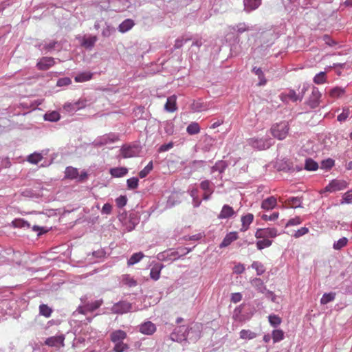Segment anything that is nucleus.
Returning a JSON list of instances; mask_svg holds the SVG:
<instances>
[{
    "instance_id": "nucleus-57",
    "label": "nucleus",
    "mask_w": 352,
    "mask_h": 352,
    "mask_svg": "<svg viewBox=\"0 0 352 352\" xmlns=\"http://www.w3.org/2000/svg\"><path fill=\"white\" fill-rule=\"evenodd\" d=\"M352 203V189L343 194L340 204H349Z\"/></svg>"
},
{
    "instance_id": "nucleus-8",
    "label": "nucleus",
    "mask_w": 352,
    "mask_h": 352,
    "mask_svg": "<svg viewBox=\"0 0 352 352\" xmlns=\"http://www.w3.org/2000/svg\"><path fill=\"white\" fill-rule=\"evenodd\" d=\"M201 334V327L199 324H194L190 327H188L187 340L192 342H197Z\"/></svg>"
},
{
    "instance_id": "nucleus-49",
    "label": "nucleus",
    "mask_w": 352,
    "mask_h": 352,
    "mask_svg": "<svg viewBox=\"0 0 352 352\" xmlns=\"http://www.w3.org/2000/svg\"><path fill=\"white\" fill-rule=\"evenodd\" d=\"M348 241L349 240L346 237H342L341 239L333 243V248L336 250H340L347 245Z\"/></svg>"
},
{
    "instance_id": "nucleus-42",
    "label": "nucleus",
    "mask_w": 352,
    "mask_h": 352,
    "mask_svg": "<svg viewBox=\"0 0 352 352\" xmlns=\"http://www.w3.org/2000/svg\"><path fill=\"white\" fill-rule=\"evenodd\" d=\"M60 118V114L56 111L47 112L44 115V120L46 121L57 122Z\"/></svg>"
},
{
    "instance_id": "nucleus-10",
    "label": "nucleus",
    "mask_w": 352,
    "mask_h": 352,
    "mask_svg": "<svg viewBox=\"0 0 352 352\" xmlns=\"http://www.w3.org/2000/svg\"><path fill=\"white\" fill-rule=\"evenodd\" d=\"M120 151L123 158H129L137 156L140 149L136 145H124L121 147Z\"/></svg>"
},
{
    "instance_id": "nucleus-27",
    "label": "nucleus",
    "mask_w": 352,
    "mask_h": 352,
    "mask_svg": "<svg viewBox=\"0 0 352 352\" xmlns=\"http://www.w3.org/2000/svg\"><path fill=\"white\" fill-rule=\"evenodd\" d=\"M254 220V215L252 213H248L245 215L241 217V231L245 232L248 230L250 225L252 223Z\"/></svg>"
},
{
    "instance_id": "nucleus-6",
    "label": "nucleus",
    "mask_w": 352,
    "mask_h": 352,
    "mask_svg": "<svg viewBox=\"0 0 352 352\" xmlns=\"http://www.w3.org/2000/svg\"><path fill=\"white\" fill-rule=\"evenodd\" d=\"M187 331L188 327L185 325H181L176 327L174 331L170 333V339L173 341L182 342V341L187 340Z\"/></svg>"
},
{
    "instance_id": "nucleus-18",
    "label": "nucleus",
    "mask_w": 352,
    "mask_h": 352,
    "mask_svg": "<svg viewBox=\"0 0 352 352\" xmlns=\"http://www.w3.org/2000/svg\"><path fill=\"white\" fill-rule=\"evenodd\" d=\"M300 6V0H287L285 4V9L288 13H292L293 15L297 13Z\"/></svg>"
},
{
    "instance_id": "nucleus-64",
    "label": "nucleus",
    "mask_w": 352,
    "mask_h": 352,
    "mask_svg": "<svg viewBox=\"0 0 352 352\" xmlns=\"http://www.w3.org/2000/svg\"><path fill=\"white\" fill-rule=\"evenodd\" d=\"M333 166H334V160L331 158L324 160L321 162V168L322 169L329 170Z\"/></svg>"
},
{
    "instance_id": "nucleus-35",
    "label": "nucleus",
    "mask_w": 352,
    "mask_h": 352,
    "mask_svg": "<svg viewBox=\"0 0 352 352\" xmlns=\"http://www.w3.org/2000/svg\"><path fill=\"white\" fill-rule=\"evenodd\" d=\"M162 268L163 265L161 264L154 265L151 270L150 277L154 280H157L160 277V272Z\"/></svg>"
},
{
    "instance_id": "nucleus-17",
    "label": "nucleus",
    "mask_w": 352,
    "mask_h": 352,
    "mask_svg": "<svg viewBox=\"0 0 352 352\" xmlns=\"http://www.w3.org/2000/svg\"><path fill=\"white\" fill-rule=\"evenodd\" d=\"M103 300L102 299H99L94 300L91 302H89V322L91 321V318L98 316L104 314V311L101 312L100 310L98 311V312L94 314V312L99 309L100 306L102 305Z\"/></svg>"
},
{
    "instance_id": "nucleus-29",
    "label": "nucleus",
    "mask_w": 352,
    "mask_h": 352,
    "mask_svg": "<svg viewBox=\"0 0 352 352\" xmlns=\"http://www.w3.org/2000/svg\"><path fill=\"white\" fill-rule=\"evenodd\" d=\"M135 25L134 21L131 19L124 20L118 26L119 32L125 33L130 30Z\"/></svg>"
},
{
    "instance_id": "nucleus-24",
    "label": "nucleus",
    "mask_w": 352,
    "mask_h": 352,
    "mask_svg": "<svg viewBox=\"0 0 352 352\" xmlns=\"http://www.w3.org/2000/svg\"><path fill=\"white\" fill-rule=\"evenodd\" d=\"M164 109L168 112H174L177 109V97L173 95L168 97L164 104Z\"/></svg>"
},
{
    "instance_id": "nucleus-5",
    "label": "nucleus",
    "mask_w": 352,
    "mask_h": 352,
    "mask_svg": "<svg viewBox=\"0 0 352 352\" xmlns=\"http://www.w3.org/2000/svg\"><path fill=\"white\" fill-rule=\"evenodd\" d=\"M119 135L115 133H109L102 136L98 137L94 142L93 144L96 146H100L108 144L113 143L118 140Z\"/></svg>"
},
{
    "instance_id": "nucleus-38",
    "label": "nucleus",
    "mask_w": 352,
    "mask_h": 352,
    "mask_svg": "<svg viewBox=\"0 0 352 352\" xmlns=\"http://www.w3.org/2000/svg\"><path fill=\"white\" fill-rule=\"evenodd\" d=\"M144 256V254L141 252L134 253L128 259L127 264L129 266L133 265L138 263Z\"/></svg>"
},
{
    "instance_id": "nucleus-51",
    "label": "nucleus",
    "mask_w": 352,
    "mask_h": 352,
    "mask_svg": "<svg viewBox=\"0 0 352 352\" xmlns=\"http://www.w3.org/2000/svg\"><path fill=\"white\" fill-rule=\"evenodd\" d=\"M251 267L256 271V274L258 276L262 275L265 272V267L259 261H254L252 263Z\"/></svg>"
},
{
    "instance_id": "nucleus-21",
    "label": "nucleus",
    "mask_w": 352,
    "mask_h": 352,
    "mask_svg": "<svg viewBox=\"0 0 352 352\" xmlns=\"http://www.w3.org/2000/svg\"><path fill=\"white\" fill-rule=\"evenodd\" d=\"M238 239V234L236 232H231L226 235L223 241L219 245L220 248H223L230 245L233 241Z\"/></svg>"
},
{
    "instance_id": "nucleus-19",
    "label": "nucleus",
    "mask_w": 352,
    "mask_h": 352,
    "mask_svg": "<svg viewBox=\"0 0 352 352\" xmlns=\"http://www.w3.org/2000/svg\"><path fill=\"white\" fill-rule=\"evenodd\" d=\"M235 214V212L232 207L228 204L223 206L220 213L218 214L217 218L219 219H226L232 217Z\"/></svg>"
},
{
    "instance_id": "nucleus-13",
    "label": "nucleus",
    "mask_w": 352,
    "mask_h": 352,
    "mask_svg": "<svg viewBox=\"0 0 352 352\" xmlns=\"http://www.w3.org/2000/svg\"><path fill=\"white\" fill-rule=\"evenodd\" d=\"M140 217L139 214L136 212H132L129 214L127 221L124 225L126 230L128 232L133 230L135 226L140 222Z\"/></svg>"
},
{
    "instance_id": "nucleus-14",
    "label": "nucleus",
    "mask_w": 352,
    "mask_h": 352,
    "mask_svg": "<svg viewBox=\"0 0 352 352\" xmlns=\"http://www.w3.org/2000/svg\"><path fill=\"white\" fill-rule=\"evenodd\" d=\"M229 30L232 33H237L241 34L245 32H249L254 30V28L245 23H239L234 25L229 26Z\"/></svg>"
},
{
    "instance_id": "nucleus-22",
    "label": "nucleus",
    "mask_w": 352,
    "mask_h": 352,
    "mask_svg": "<svg viewBox=\"0 0 352 352\" xmlns=\"http://www.w3.org/2000/svg\"><path fill=\"white\" fill-rule=\"evenodd\" d=\"M261 4V0H243L244 10L250 12L257 9Z\"/></svg>"
},
{
    "instance_id": "nucleus-53",
    "label": "nucleus",
    "mask_w": 352,
    "mask_h": 352,
    "mask_svg": "<svg viewBox=\"0 0 352 352\" xmlns=\"http://www.w3.org/2000/svg\"><path fill=\"white\" fill-rule=\"evenodd\" d=\"M52 313V309L47 305L42 304L39 306V314L46 318H49Z\"/></svg>"
},
{
    "instance_id": "nucleus-59",
    "label": "nucleus",
    "mask_w": 352,
    "mask_h": 352,
    "mask_svg": "<svg viewBox=\"0 0 352 352\" xmlns=\"http://www.w3.org/2000/svg\"><path fill=\"white\" fill-rule=\"evenodd\" d=\"M272 244V241L263 239V240L258 241L256 242V247L258 250H261L265 248H268L271 246Z\"/></svg>"
},
{
    "instance_id": "nucleus-41",
    "label": "nucleus",
    "mask_w": 352,
    "mask_h": 352,
    "mask_svg": "<svg viewBox=\"0 0 352 352\" xmlns=\"http://www.w3.org/2000/svg\"><path fill=\"white\" fill-rule=\"evenodd\" d=\"M200 188L204 191V192H208L210 193H213L214 192V184L212 182H210L208 179H206L204 181H202L200 183Z\"/></svg>"
},
{
    "instance_id": "nucleus-52",
    "label": "nucleus",
    "mask_w": 352,
    "mask_h": 352,
    "mask_svg": "<svg viewBox=\"0 0 352 352\" xmlns=\"http://www.w3.org/2000/svg\"><path fill=\"white\" fill-rule=\"evenodd\" d=\"M139 184V179L136 177H133L126 180V186L129 190H135L138 188Z\"/></svg>"
},
{
    "instance_id": "nucleus-54",
    "label": "nucleus",
    "mask_w": 352,
    "mask_h": 352,
    "mask_svg": "<svg viewBox=\"0 0 352 352\" xmlns=\"http://www.w3.org/2000/svg\"><path fill=\"white\" fill-rule=\"evenodd\" d=\"M268 320L271 326L274 327H277L279 326L282 322L281 318L275 314H271L268 316Z\"/></svg>"
},
{
    "instance_id": "nucleus-63",
    "label": "nucleus",
    "mask_w": 352,
    "mask_h": 352,
    "mask_svg": "<svg viewBox=\"0 0 352 352\" xmlns=\"http://www.w3.org/2000/svg\"><path fill=\"white\" fill-rule=\"evenodd\" d=\"M344 93L343 88L336 87L330 90L329 94L333 98H338Z\"/></svg>"
},
{
    "instance_id": "nucleus-60",
    "label": "nucleus",
    "mask_w": 352,
    "mask_h": 352,
    "mask_svg": "<svg viewBox=\"0 0 352 352\" xmlns=\"http://www.w3.org/2000/svg\"><path fill=\"white\" fill-rule=\"evenodd\" d=\"M350 115V109L349 107H344L342 111L337 117L338 121L342 122H344Z\"/></svg>"
},
{
    "instance_id": "nucleus-25",
    "label": "nucleus",
    "mask_w": 352,
    "mask_h": 352,
    "mask_svg": "<svg viewBox=\"0 0 352 352\" xmlns=\"http://www.w3.org/2000/svg\"><path fill=\"white\" fill-rule=\"evenodd\" d=\"M126 336L124 331L118 329L111 333L110 339L113 343L122 342L126 338Z\"/></svg>"
},
{
    "instance_id": "nucleus-12",
    "label": "nucleus",
    "mask_w": 352,
    "mask_h": 352,
    "mask_svg": "<svg viewBox=\"0 0 352 352\" xmlns=\"http://www.w3.org/2000/svg\"><path fill=\"white\" fill-rule=\"evenodd\" d=\"M87 106V100L85 98L79 99L74 102H67L64 104L63 108L68 112L77 111Z\"/></svg>"
},
{
    "instance_id": "nucleus-44",
    "label": "nucleus",
    "mask_w": 352,
    "mask_h": 352,
    "mask_svg": "<svg viewBox=\"0 0 352 352\" xmlns=\"http://www.w3.org/2000/svg\"><path fill=\"white\" fill-rule=\"evenodd\" d=\"M335 292L324 293L320 298V304L326 305L331 301H333L336 298Z\"/></svg>"
},
{
    "instance_id": "nucleus-36",
    "label": "nucleus",
    "mask_w": 352,
    "mask_h": 352,
    "mask_svg": "<svg viewBox=\"0 0 352 352\" xmlns=\"http://www.w3.org/2000/svg\"><path fill=\"white\" fill-rule=\"evenodd\" d=\"M287 202L288 204L291 206L292 208H302V197H290L287 199Z\"/></svg>"
},
{
    "instance_id": "nucleus-1",
    "label": "nucleus",
    "mask_w": 352,
    "mask_h": 352,
    "mask_svg": "<svg viewBox=\"0 0 352 352\" xmlns=\"http://www.w3.org/2000/svg\"><path fill=\"white\" fill-rule=\"evenodd\" d=\"M289 129L288 122L283 121L274 124L271 128V132L274 138L282 140L287 137Z\"/></svg>"
},
{
    "instance_id": "nucleus-62",
    "label": "nucleus",
    "mask_w": 352,
    "mask_h": 352,
    "mask_svg": "<svg viewBox=\"0 0 352 352\" xmlns=\"http://www.w3.org/2000/svg\"><path fill=\"white\" fill-rule=\"evenodd\" d=\"M325 80L326 74L324 72H320V73L317 74L314 78V82L318 85L324 83Z\"/></svg>"
},
{
    "instance_id": "nucleus-11",
    "label": "nucleus",
    "mask_w": 352,
    "mask_h": 352,
    "mask_svg": "<svg viewBox=\"0 0 352 352\" xmlns=\"http://www.w3.org/2000/svg\"><path fill=\"white\" fill-rule=\"evenodd\" d=\"M157 258L161 261L173 262L179 259L178 253L173 249H168L164 252H160Z\"/></svg>"
},
{
    "instance_id": "nucleus-32",
    "label": "nucleus",
    "mask_w": 352,
    "mask_h": 352,
    "mask_svg": "<svg viewBox=\"0 0 352 352\" xmlns=\"http://www.w3.org/2000/svg\"><path fill=\"white\" fill-rule=\"evenodd\" d=\"M191 109L194 111L200 112L208 109V107L201 99H199L193 101L191 104Z\"/></svg>"
},
{
    "instance_id": "nucleus-31",
    "label": "nucleus",
    "mask_w": 352,
    "mask_h": 352,
    "mask_svg": "<svg viewBox=\"0 0 352 352\" xmlns=\"http://www.w3.org/2000/svg\"><path fill=\"white\" fill-rule=\"evenodd\" d=\"M276 205V199L274 196L264 199L261 203V208L264 210L273 209Z\"/></svg>"
},
{
    "instance_id": "nucleus-39",
    "label": "nucleus",
    "mask_w": 352,
    "mask_h": 352,
    "mask_svg": "<svg viewBox=\"0 0 352 352\" xmlns=\"http://www.w3.org/2000/svg\"><path fill=\"white\" fill-rule=\"evenodd\" d=\"M239 336L243 340H252L256 337V333L249 329H242L239 332Z\"/></svg>"
},
{
    "instance_id": "nucleus-16",
    "label": "nucleus",
    "mask_w": 352,
    "mask_h": 352,
    "mask_svg": "<svg viewBox=\"0 0 352 352\" xmlns=\"http://www.w3.org/2000/svg\"><path fill=\"white\" fill-rule=\"evenodd\" d=\"M320 97L321 94L318 89L314 87L312 88L311 94L309 98L307 104L312 109L317 107L319 105Z\"/></svg>"
},
{
    "instance_id": "nucleus-7",
    "label": "nucleus",
    "mask_w": 352,
    "mask_h": 352,
    "mask_svg": "<svg viewBox=\"0 0 352 352\" xmlns=\"http://www.w3.org/2000/svg\"><path fill=\"white\" fill-rule=\"evenodd\" d=\"M132 309L131 303L126 301L121 300L115 303L111 307V311L113 314H124L131 311Z\"/></svg>"
},
{
    "instance_id": "nucleus-15",
    "label": "nucleus",
    "mask_w": 352,
    "mask_h": 352,
    "mask_svg": "<svg viewBox=\"0 0 352 352\" xmlns=\"http://www.w3.org/2000/svg\"><path fill=\"white\" fill-rule=\"evenodd\" d=\"M55 64L54 58L52 57H43L40 58L37 63L36 67L38 70H47Z\"/></svg>"
},
{
    "instance_id": "nucleus-43",
    "label": "nucleus",
    "mask_w": 352,
    "mask_h": 352,
    "mask_svg": "<svg viewBox=\"0 0 352 352\" xmlns=\"http://www.w3.org/2000/svg\"><path fill=\"white\" fill-rule=\"evenodd\" d=\"M305 168L307 170L314 171L318 168V164L311 158H307L305 160Z\"/></svg>"
},
{
    "instance_id": "nucleus-9",
    "label": "nucleus",
    "mask_w": 352,
    "mask_h": 352,
    "mask_svg": "<svg viewBox=\"0 0 352 352\" xmlns=\"http://www.w3.org/2000/svg\"><path fill=\"white\" fill-rule=\"evenodd\" d=\"M278 234L275 228H258L256 231L255 237L256 239L274 238Z\"/></svg>"
},
{
    "instance_id": "nucleus-4",
    "label": "nucleus",
    "mask_w": 352,
    "mask_h": 352,
    "mask_svg": "<svg viewBox=\"0 0 352 352\" xmlns=\"http://www.w3.org/2000/svg\"><path fill=\"white\" fill-rule=\"evenodd\" d=\"M87 176L88 173L87 170H84L79 174L78 168L72 166L67 167L65 170V179H76L78 182H82L85 180Z\"/></svg>"
},
{
    "instance_id": "nucleus-47",
    "label": "nucleus",
    "mask_w": 352,
    "mask_h": 352,
    "mask_svg": "<svg viewBox=\"0 0 352 352\" xmlns=\"http://www.w3.org/2000/svg\"><path fill=\"white\" fill-rule=\"evenodd\" d=\"M12 226L14 228H30V224L28 221L22 219H16L12 222Z\"/></svg>"
},
{
    "instance_id": "nucleus-30",
    "label": "nucleus",
    "mask_w": 352,
    "mask_h": 352,
    "mask_svg": "<svg viewBox=\"0 0 352 352\" xmlns=\"http://www.w3.org/2000/svg\"><path fill=\"white\" fill-rule=\"evenodd\" d=\"M252 285L260 293L265 294L267 290L264 282L259 278H255L251 280Z\"/></svg>"
},
{
    "instance_id": "nucleus-23",
    "label": "nucleus",
    "mask_w": 352,
    "mask_h": 352,
    "mask_svg": "<svg viewBox=\"0 0 352 352\" xmlns=\"http://www.w3.org/2000/svg\"><path fill=\"white\" fill-rule=\"evenodd\" d=\"M65 338L64 336L60 335L58 336H52L50 338H47L45 340V344L50 346H63V342H64Z\"/></svg>"
},
{
    "instance_id": "nucleus-48",
    "label": "nucleus",
    "mask_w": 352,
    "mask_h": 352,
    "mask_svg": "<svg viewBox=\"0 0 352 352\" xmlns=\"http://www.w3.org/2000/svg\"><path fill=\"white\" fill-rule=\"evenodd\" d=\"M102 28V35L104 37H109L116 32L115 28L107 23H104Z\"/></svg>"
},
{
    "instance_id": "nucleus-34",
    "label": "nucleus",
    "mask_w": 352,
    "mask_h": 352,
    "mask_svg": "<svg viewBox=\"0 0 352 352\" xmlns=\"http://www.w3.org/2000/svg\"><path fill=\"white\" fill-rule=\"evenodd\" d=\"M306 90H307V88L304 87L302 89L301 94H296V93L294 90H289L288 92L287 96L293 102H296L298 100L301 101Z\"/></svg>"
},
{
    "instance_id": "nucleus-40",
    "label": "nucleus",
    "mask_w": 352,
    "mask_h": 352,
    "mask_svg": "<svg viewBox=\"0 0 352 352\" xmlns=\"http://www.w3.org/2000/svg\"><path fill=\"white\" fill-rule=\"evenodd\" d=\"M58 43L55 41H52L50 43H41L38 45V49L41 51L50 52L55 49L56 45Z\"/></svg>"
},
{
    "instance_id": "nucleus-37",
    "label": "nucleus",
    "mask_w": 352,
    "mask_h": 352,
    "mask_svg": "<svg viewBox=\"0 0 352 352\" xmlns=\"http://www.w3.org/2000/svg\"><path fill=\"white\" fill-rule=\"evenodd\" d=\"M106 256V252L103 249H99L92 252V259L94 261L91 263H97L102 261Z\"/></svg>"
},
{
    "instance_id": "nucleus-46",
    "label": "nucleus",
    "mask_w": 352,
    "mask_h": 352,
    "mask_svg": "<svg viewBox=\"0 0 352 352\" xmlns=\"http://www.w3.org/2000/svg\"><path fill=\"white\" fill-rule=\"evenodd\" d=\"M165 133L168 135H173L175 130V125L173 120H167L163 122Z\"/></svg>"
},
{
    "instance_id": "nucleus-20",
    "label": "nucleus",
    "mask_w": 352,
    "mask_h": 352,
    "mask_svg": "<svg viewBox=\"0 0 352 352\" xmlns=\"http://www.w3.org/2000/svg\"><path fill=\"white\" fill-rule=\"evenodd\" d=\"M141 333L145 335H152L156 331L155 324L151 321H147L142 323L140 327Z\"/></svg>"
},
{
    "instance_id": "nucleus-2",
    "label": "nucleus",
    "mask_w": 352,
    "mask_h": 352,
    "mask_svg": "<svg viewBox=\"0 0 352 352\" xmlns=\"http://www.w3.org/2000/svg\"><path fill=\"white\" fill-rule=\"evenodd\" d=\"M274 144L273 140L269 136L263 138H253L249 140V144L254 148L265 150L269 148Z\"/></svg>"
},
{
    "instance_id": "nucleus-45",
    "label": "nucleus",
    "mask_w": 352,
    "mask_h": 352,
    "mask_svg": "<svg viewBox=\"0 0 352 352\" xmlns=\"http://www.w3.org/2000/svg\"><path fill=\"white\" fill-rule=\"evenodd\" d=\"M186 131L189 135H196L200 132V126L197 122H191L186 128Z\"/></svg>"
},
{
    "instance_id": "nucleus-58",
    "label": "nucleus",
    "mask_w": 352,
    "mask_h": 352,
    "mask_svg": "<svg viewBox=\"0 0 352 352\" xmlns=\"http://www.w3.org/2000/svg\"><path fill=\"white\" fill-rule=\"evenodd\" d=\"M123 283L130 287L137 285V281L129 274H125L122 278Z\"/></svg>"
},
{
    "instance_id": "nucleus-3",
    "label": "nucleus",
    "mask_w": 352,
    "mask_h": 352,
    "mask_svg": "<svg viewBox=\"0 0 352 352\" xmlns=\"http://www.w3.org/2000/svg\"><path fill=\"white\" fill-rule=\"evenodd\" d=\"M349 183L344 179H334L329 182L327 186L322 190L321 193L324 192H335L346 189Z\"/></svg>"
},
{
    "instance_id": "nucleus-26",
    "label": "nucleus",
    "mask_w": 352,
    "mask_h": 352,
    "mask_svg": "<svg viewBox=\"0 0 352 352\" xmlns=\"http://www.w3.org/2000/svg\"><path fill=\"white\" fill-rule=\"evenodd\" d=\"M228 166V163L224 160H218L210 168L211 173L219 172V174L224 173Z\"/></svg>"
},
{
    "instance_id": "nucleus-28",
    "label": "nucleus",
    "mask_w": 352,
    "mask_h": 352,
    "mask_svg": "<svg viewBox=\"0 0 352 352\" xmlns=\"http://www.w3.org/2000/svg\"><path fill=\"white\" fill-rule=\"evenodd\" d=\"M129 169L126 167H115L109 170L111 175L113 177H122L128 174Z\"/></svg>"
},
{
    "instance_id": "nucleus-55",
    "label": "nucleus",
    "mask_w": 352,
    "mask_h": 352,
    "mask_svg": "<svg viewBox=\"0 0 352 352\" xmlns=\"http://www.w3.org/2000/svg\"><path fill=\"white\" fill-rule=\"evenodd\" d=\"M153 162L150 161L148 164L139 173V177L140 178H144L146 177L149 173L153 170Z\"/></svg>"
},
{
    "instance_id": "nucleus-33",
    "label": "nucleus",
    "mask_w": 352,
    "mask_h": 352,
    "mask_svg": "<svg viewBox=\"0 0 352 352\" xmlns=\"http://www.w3.org/2000/svg\"><path fill=\"white\" fill-rule=\"evenodd\" d=\"M252 72L258 76V78L259 80V82L258 83V86H263L266 84L267 80L265 78L264 73L262 71L261 68L254 67L252 69Z\"/></svg>"
},
{
    "instance_id": "nucleus-50",
    "label": "nucleus",
    "mask_w": 352,
    "mask_h": 352,
    "mask_svg": "<svg viewBox=\"0 0 352 352\" xmlns=\"http://www.w3.org/2000/svg\"><path fill=\"white\" fill-rule=\"evenodd\" d=\"M272 338L273 342L274 343L281 341L284 338L283 331L281 329L273 330L272 333Z\"/></svg>"
},
{
    "instance_id": "nucleus-61",
    "label": "nucleus",
    "mask_w": 352,
    "mask_h": 352,
    "mask_svg": "<svg viewBox=\"0 0 352 352\" xmlns=\"http://www.w3.org/2000/svg\"><path fill=\"white\" fill-rule=\"evenodd\" d=\"M129 349V346L123 342H115L114 352H123Z\"/></svg>"
},
{
    "instance_id": "nucleus-56",
    "label": "nucleus",
    "mask_w": 352,
    "mask_h": 352,
    "mask_svg": "<svg viewBox=\"0 0 352 352\" xmlns=\"http://www.w3.org/2000/svg\"><path fill=\"white\" fill-rule=\"evenodd\" d=\"M42 159L43 156L41 153H34L28 157V162L32 164H37Z\"/></svg>"
}]
</instances>
